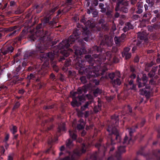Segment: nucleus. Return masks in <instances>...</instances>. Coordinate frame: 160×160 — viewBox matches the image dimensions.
<instances>
[{
  "mask_svg": "<svg viewBox=\"0 0 160 160\" xmlns=\"http://www.w3.org/2000/svg\"><path fill=\"white\" fill-rule=\"evenodd\" d=\"M80 80L81 82L83 84L87 82L86 77L85 76H83L81 77L80 78Z\"/></svg>",
  "mask_w": 160,
  "mask_h": 160,
  "instance_id": "45",
  "label": "nucleus"
},
{
  "mask_svg": "<svg viewBox=\"0 0 160 160\" xmlns=\"http://www.w3.org/2000/svg\"><path fill=\"white\" fill-rule=\"evenodd\" d=\"M10 131L13 134H14L18 131V128L16 126L12 125V128L10 129Z\"/></svg>",
  "mask_w": 160,
  "mask_h": 160,
  "instance_id": "39",
  "label": "nucleus"
},
{
  "mask_svg": "<svg viewBox=\"0 0 160 160\" xmlns=\"http://www.w3.org/2000/svg\"><path fill=\"white\" fill-rule=\"evenodd\" d=\"M74 50V55L73 57H69V59H67L64 62V65L63 69L64 71H68L70 68L72 62L74 67L78 70L79 74H82L84 73H87L86 77L88 79L92 78L98 77L103 75L106 70L103 69L102 70L98 71H94L93 69L96 67L100 68L102 62H104L106 58H98L97 59L94 60L91 55H86L85 56V60L82 59L81 58L82 53L86 52L85 48H82L76 45L73 46Z\"/></svg>",
  "mask_w": 160,
  "mask_h": 160,
  "instance_id": "1",
  "label": "nucleus"
},
{
  "mask_svg": "<svg viewBox=\"0 0 160 160\" xmlns=\"http://www.w3.org/2000/svg\"><path fill=\"white\" fill-rule=\"evenodd\" d=\"M123 5V0H118L115 7V10L117 12L119 11L121 7Z\"/></svg>",
  "mask_w": 160,
  "mask_h": 160,
  "instance_id": "20",
  "label": "nucleus"
},
{
  "mask_svg": "<svg viewBox=\"0 0 160 160\" xmlns=\"http://www.w3.org/2000/svg\"><path fill=\"white\" fill-rule=\"evenodd\" d=\"M94 17H96L98 15V12L96 11V10L95 9V10H93L92 13Z\"/></svg>",
  "mask_w": 160,
  "mask_h": 160,
  "instance_id": "64",
  "label": "nucleus"
},
{
  "mask_svg": "<svg viewBox=\"0 0 160 160\" xmlns=\"http://www.w3.org/2000/svg\"><path fill=\"white\" fill-rule=\"evenodd\" d=\"M13 48L12 46L10 45L6 47L2 53L4 55L8 53H11L13 52Z\"/></svg>",
  "mask_w": 160,
  "mask_h": 160,
  "instance_id": "22",
  "label": "nucleus"
},
{
  "mask_svg": "<svg viewBox=\"0 0 160 160\" xmlns=\"http://www.w3.org/2000/svg\"><path fill=\"white\" fill-rule=\"evenodd\" d=\"M154 65V63L152 62H151L150 63H148L146 64L145 67V71L148 72L149 71L151 68Z\"/></svg>",
  "mask_w": 160,
  "mask_h": 160,
  "instance_id": "28",
  "label": "nucleus"
},
{
  "mask_svg": "<svg viewBox=\"0 0 160 160\" xmlns=\"http://www.w3.org/2000/svg\"><path fill=\"white\" fill-rule=\"evenodd\" d=\"M111 120L107 129L109 133L108 138H110V143L112 145L115 144V141L117 142H121V136L117 128L118 124L119 116L115 114L112 116Z\"/></svg>",
  "mask_w": 160,
  "mask_h": 160,
  "instance_id": "6",
  "label": "nucleus"
},
{
  "mask_svg": "<svg viewBox=\"0 0 160 160\" xmlns=\"http://www.w3.org/2000/svg\"><path fill=\"white\" fill-rule=\"evenodd\" d=\"M14 155L15 154L13 152L9 154L8 156L7 160H13V157Z\"/></svg>",
  "mask_w": 160,
  "mask_h": 160,
  "instance_id": "46",
  "label": "nucleus"
},
{
  "mask_svg": "<svg viewBox=\"0 0 160 160\" xmlns=\"http://www.w3.org/2000/svg\"><path fill=\"white\" fill-rule=\"evenodd\" d=\"M119 11L122 13H127L128 12V8L127 6L124 5L123 4L121 7Z\"/></svg>",
  "mask_w": 160,
  "mask_h": 160,
  "instance_id": "30",
  "label": "nucleus"
},
{
  "mask_svg": "<svg viewBox=\"0 0 160 160\" xmlns=\"http://www.w3.org/2000/svg\"><path fill=\"white\" fill-rule=\"evenodd\" d=\"M58 6H56L53 8H52L50 11V12L52 13H54L58 9Z\"/></svg>",
  "mask_w": 160,
  "mask_h": 160,
  "instance_id": "59",
  "label": "nucleus"
},
{
  "mask_svg": "<svg viewBox=\"0 0 160 160\" xmlns=\"http://www.w3.org/2000/svg\"><path fill=\"white\" fill-rule=\"evenodd\" d=\"M9 138V135L8 134H7L5 136L4 139V142H7L8 141V139Z\"/></svg>",
  "mask_w": 160,
  "mask_h": 160,
  "instance_id": "61",
  "label": "nucleus"
},
{
  "mask_svg": "<svg viewBox=\"0 0 160 160\" xmlns=\"http://www.w3.org/2000/svg\"><path fill=\"white\" fill-rule=\"evenodd\" d=\"M22 80V78H19L18 75L13 76V79L12 81V84H18Z\"/></svg>",
  "mask_w": 160,
  "mask_h": 160,
  "instance_id": "23",
  "label": "nucleus"
},
{
  "mask_svg": "<svg viewBox=\"0 0 160 160\" xmlns=\"http://www.w3.org/2000/svg\"><path fill=\"white\" fill-rule=\"evenodd\" d=\"M115 76V74L113 72L111 73H109L108 75V77L110 79L112 80H113Z\"/></svg>",
  "mask_w": 160,
  "mask_h": 160,
  "instance_id": "54",
  "label": "nucleus"
},
{
  "mask_svg": "<svg viewBox=\"0 0 160 160\" xmlns=\"http://www.w3.org/2000/svg\"><path fill=\"white\" fill-rule=\"evenodd\" d=\"M99 39L100 41L99 45L94 46L91 49L92 56L96 59L99 57L102 59L106 58L107 59L106 57L105 56L106 55L108 59H110L112 57V52H107L105 55L104 56L102 55L101 53L105 47H111L112 46V41L110 40L109 37L106 35H105L104 37L100 36ZM106 60L104 62H102V63H104Z\"/></svg>",
  "mask_w": 160,
  "mask_h": 160,
  "instance_id": "5",
  "label": "nucleus"
},
{
  "mask_svg": "<svg viewBox=\"0 0 160 160\" xmlns=\"http://www.w3.org/2000/svg\"><path fill=\"white\" fill-rule=\"evenodd\" d=\"M77 100L81 102H83L85 100V95L83 94L82 95H78L76 97L73 98L72 101L71 102L72 106L74 107H78L81 104V103L78 102Z\"/></svg>",
  "mask_w": 160,
  "mask_h": 160,
  "instance_id": "14",
  "label": "nucleus"
},
{
  "mask_svg": "<svg viewBox=\"0 0 160 160\" xmlns=\"http://www.w3.org/2000/svg\"><path fill=\"white\" fill-rule=\"evenodd\" d=\"M42 25L41 24L37 25L35 28H34L33 31L35 33V34L32 35L30 37L31 40L32 41H36V43L37 42H39V40H38V37H42V36H38L41 33L42 30H41Z\"/></svg>",
  "mask_w": 160,
  "mask_h": 160,
  "instance_id": "13",
  "label": "nucleus"
},
{
  "mask_svg": "<svg viewBox=\"0 0 160 160\" xmlns=\"http://www.w3.org/2000/svg\"><path fill=\"white\" fill-rule=\"evenodd\" d=\"M150 38L153 40H157L160 38V36L157 33H152L150 35Z\"/></svg>",
  "mask_w": 160,
  "mask_h": 160,
  "instance_id": "26",
  "label": "nucleus"
},
{
  "mask_svg": "<svg viewBox=\"0 0 160 160\" xmlns=\"http://www.w3.org/2000/svg\"><path fill=\"white\" fill-rule=\"evenodd\" d=\"M38 44L37 46L36 50H32L29 52L26 53L24 56V61L22 63V66L24 67L26 66L28 62L33 60L34 58L39 59L41 61L47 60L48 54H44L42 51H39L41 49Z\"/></svg>",
  "mask_w": 160,
  "mask_h": 160,
  "instance_id": "8",
  "label": "nucleus"
},
{
  "mask_svg": "<svg viewBox=\"0 0 160 160\" xmlns=\"http://www.w3.org/2000/svg\"><path fill=\"white\" fill-rule=\"evenodd\" d=\"M130 48H129L128 47H126L125 48H124V51L122 52V53H129V52L130 50Z\"/></svg>",
  "mask_w": 160,
  "mask_h": 160,
  "instance_id": "60",
  "label": "nucleus"
},
{
  "mask_svg": "<svg viewBox=\"0 0 160 160\" xmlns=\"http://www.w3.org/2000/svg\"><path fill=\"white\" fill-rule=\"evenodd\" d=\"M104 4L102 3H100L99 5V8L101 9L100 12L103 13H104L108 17H111L112 16V13L113 10L109 6H107L104 8Z\"/></svg>",
  "mask_w": 160,
  "mask_h": 160,
  "instance_id": "12",
  "label": "nucleus"
},
{
  "mask_svg": "<svg viewBox=\"0 0 160 160\" xmlns=\"http://www.w3.org/2000/svg\"><path fill=\"white\" fill-rule=\"evenodd\" d=\"M146 122L144 118L142 119V121L139 124V126L140 127H142L143 126Z\"/></svg>",
  "mask_w": 160,
  "mask_h": 160,
  "instance_id": "62",
  "label": "nucleus"
},
{
  "mask_svg": "<svg viewBox=\"0 0 160 160\" xmlns=\"http://www.w3.org/2000/svg\"><path fill=\"white\" fill-rule=\"evenodd\" d=\"M101 90L100 89L98 88H97L94 90L93 93V95L95 97H97L98 95V94L100 93Z\"/></svg>",
  "mask_w": 160,
  "mask_h": 160,
  "instance_id": "42",
  "label": "nucleus"
},
{
  "mask_svg": "<svg viewBox=\"0 0 160 160\" xmlns=\"http://www.w3.org/2000/svg\"><path fill=\"white\" fill-rule=\"evenodd\" d=\"M144 148L142 147L137 152L138 155H140L145 157L147 160L154 159L155 160H160V150H156L152 151V154L146 153L143 152Z\"/></svg>",
  "mask_w": 160,
  "mask_h": 160,
  "instance_id": "10",
  "label": "nucleus"
},
{
  "mask_svg": "<svg viewBox=\"0 0 160 160\" xmlns=\"http://www.w3.org/2000/svg\"><path fill=\"white\" fill-rule=\"evenodd\" d=\"M20 104L19 101H17L15 103L13 108L12 109L13 111H15V110L18 108L20 107Z\"/></svg>",
  "mask_w": 160,
  "mask_h": 160,
  "instance_id": "36",
  "label": "nucleus"
},
{
  "mask_svg": "<svg viewBox=\"0 0 160 160\" xmlns=\"http://www.w3.org/2000/svg\"><path fill=\"white\" fill-rule=\"evenodd\" d=\"M95 10V8L94 7H90L89 9H87V12L88 14H90L91 13H92V11H93V10Z\"/></svg>",
  "mask_w": 160,
  "mask_h": 160,
  "instance_id": "52",
  "label": "nucleus"
},
{
  "mask_svg": "<svg viewBox=\"0 0 160 160\" xmlns=\"http://www.w3.org/2000/svg\"><path fill=\"white\" fill-rule=\"evenodd\" d=\"M122 56L123 57H125L126 59H128L131 58V53H122Z\"/></svg>",
  "mask_w": 160,
  "mask_h": 160,
  "instance_id": "34",
  "label": "nucleus"
},
{
  "mask_svg": "<svg viewBox=\"0 0 160 160\" xmlns=\"http://www.w3.org/2000/svg\"><path fill=\"white\" fill-rule=\"evenodd\" d=\"M138 38L140 40H139V41L141 42V45L142 44V40H143L145 37L143 36V35L142 34H139L138 35ZM137 41H138V40H137Z\"/></svg>",
  "mask_w": 160,
  "mask_h": 160,
  "instance_id": "48",
  "label": "nucleus"
},
{
  "mask_svg": "<svg viewBox=\"0 0 160 160\" xmlns=\"http://www.w3.org/2000/svg\"><path fill=\"white\" fill-rule=\"evenodd\" d=\"M89 88V86L88 85H84L81 87H79L77 90L78 94H81L84 92L86 93Z\"/></svg>",
  "mask_w": 160,
  "mask_h": 160,
  "instance_id": "16",
  "label": "nucleus"
},
{
  "mask_svg": "<svg viewBox=\"0 0 160 160\" xmlns=\"http://www.w3.org/2000/svg\"><path fill=\"white\" fill-rule=\"evenodd\" d=\"M74 2L73 0H66L65 1V4H68L69 5H72L74 4Z\"/></svg>",
  "mask_w": 160,
  "mask_h": 160,
  "instance_id": "55",
  "label": "nucleus"
},
{
  "mask_svg": "<svg viewBox=\"0 0 160 160\" xmlns=\"http://www.w3.org/2000/svg\"><path fill=\"white\" fill-rule=\"evenodd\" d=\"M151 16V14L149 12H147L145 13L143 16V18L145 19H149Z\"/></svg>",
  "mask_w": 160,
  "mask_h": 160,
  "instance_id": "40",
  "label": "nucleus"
},
{
  "mask_svg": "<svg viewBox=\"0 0 160 160\" xmlns=\"http://www.w3.org/2000/svg\"><path fill=\"white\" fill-rule=\"evenodd\" d=\"M27 78L29 80H35L36 79V76L35 74L33 73H30L29 75L27 76Z\"/></svg>",
  "mask_w": 160,
  "mask_h": 160,
  "instance_id": "38",
  "label": "nucleus"
},
{
  "mask_svg": "<svg viewBox=\"0 0 160 160\" xmlns=\"http://www.w3.org/2000/svg\"><path fill=\"white\" fill-rule=\"evenodd\" d=\"M5 30V28H0V39H1L4 36Z\"/></svg>",
  "mask_w": 160,
  "mask_h": 160,
  "instance_id": "47",
  "label": "nucleus"
},
{
  "mask_svg": "<svg viewBox=\"0 0 160 160\" xmlns=\"http://www.w3.org/2000/svg\"><path fill=\"white\" fill-rule=\"evenodd\" d=\"M101 26L102 28L104 30L107 31L108 30V28L105 23L102 24Z\"/></svg>",
  "mask_w": 160,
  "mask_h": 160,
  "instance_id": "57",
  "label": "nucleus"
},
{
  "mask_svg": "<svg viewBox=\"0 0 160 160\" xmlns=\"http://www.w3.org/2000/svg\"><path fill=\"white\" fill-rule=\"evenodd\" d=\"M85 97L88 98V99L89 100L88 101H91V103H92L93 100V98L92 95L89 94H87L86 96H85Z\"/></svg>",
  "mask_w": 160,
  "mask_h": 160,
  "instance_id": "43",
  "label": "nucleus"
},
{
  "mask_svg": "<svg viewBox=\"0 0 160 160\" xmlns=\"http://www.w3.org/2000/svg\"><path fill=\"white\" fill-rule=\"evenodd\" d=\"M114 40L116 44H117V45H120V42H119L120 40L119 39V38L118 37H115L114 38Z\"/></svg>",
  "mask_w": 160,
  "mask_h": 160,
  "instance_id": "49",
  "label": "nucleus"
},
{
  "mask_svg": "<svg viewBox=\"0 0 160 160\" xmlns=\"http://www.w3.org/2000/svg\"><path fill=\"white\" fill-rule=\"evenodd\" d=\"M33 8L36 9V12L37 13H39L42 11V8L40 7L38 5H35L34 6Z\"/></svg>",
  "mask_w": 160,
  "mask_h": 160,
  "instance_id": "35",
  "label": "nucleus"
},
{
  "mask_svg": "<svg viewBox=\"0 0 160 160\" xmlns=\"http://www.w3.org/2000/svg\"><path fill=\"white\" fill-rule=\"evenodd\" d=\"M55 105L54 104H52L51 105L46 106L43 107V109H49L52 108L54 107Z\"/></svg>",
  "mask_w": 160,
  "mask_h": 160,
  "instance_id": "51",
  "label": "nucleus"
},
{
  "mask_svg": "<svg viewBox=\"0 0 160 160\" xmlns=\"http://www.w3.org/2000/svg\"><path fill=\"white\" fill-rule=\"evenodd\" d=\"M127 112L129 115L134 118H136L135 113L134 111H132V108L129 105L127 106Z\"/></svg>",
  "mask_w": 160,
  "mask_h": 160,
  "instance_id": "21",
  "label": "nucleus"
},
{
  "mask_svg": "<svg viewBox=\"0 0 160 160\" xmlns=\"http://www.w3.org/2000/svg\"><path fill=\"white\" fill-rule=\"evenodd\" d=\"M37 39L39 41L36 43V48H37V46L38 44L41 47L39 51H42L43 53H45L44 51L47 50L50 46H54L58 41V40L52 41L53 39V35L48 31H45L42 37H38Z\"/></svg>",
  "mask_w": 160,
  "mask_h": 160,
  "instance_id": "7",
  "label": "nucleus"
},
{
  "mask_svg": "<svg viewBox=\"0 0 160 160\" xmlns=\"http://www.w3.org/2000/svg\"><path fill=\"white\" fill-rule=\"evenodd\" d=\"M129 30V29L128 28V27L127 24H126V26H124L123 28V31L124 32H126Z\"/></svg>",
  "mask_w": 160,
  "mask_h": 160,
  "instance_id": "63",
  "label": "nucleus"
},
{
  "mask_svg": "<svg viewBox=\"0 0 160 160\" xmlns=\"http://www.w3.org/2000/svg\"><path fill=\"white\" fill-rule=\"evenodd\" d=\"M23 11L22 10L18 8L15 11V13L16 14H20L23 12Z\"/></svg>",
  "mask_w": 160,
  "mask_h": 160,
  "instance_id": "58",
  "label": "nucleus"
},
{
  "mask_svg": "<svg viewBox=\"0 0 160 160\" xmlns=\"http://www.w3.org/2000/svg\"><path fill=\"white\" fill-rule=\"evenodd\" d=\"M17 28V27L16 26H14L13 27H9L8 28H5V30L6 32H10L13 31L16 29Z\"/></svg>",
  "mask_w": 160,
  "mask_h": 160,
  "instance_id": "41",
  "label": "nucleus"
},
{
  "mask_svg": "<svg viewBox=\"0 0 160 160\" xmlns=\"http://www.w3.org/2000/svg\"><path fill=\"white\" fill-rule=\"evenodd\" d=\"M86 1L87 2L86 4L87 7H88L91 3V6L90 7H93L97 6L98 4V0H86Z\"/></svg>",
  "mask_w": 160,
  "mask_h": 160,
  "instance_id": "18",
  "label": "nucleus"
},
{
  "mask_svg": "<svg viewBox=\"0 0 160 160\" xmlns=\"http://www.w3.org/2000/svg\"><path fill=\"white\" fill-rule=\"evenodd\" d=\"M140 92L142 94L146 95H149L150 94L149 91L146 90L144 88L140 90Z\"/></svg>",
  "mask_w": 160,
  "mask_h": 160,
  "instance_id": "37",
  "label": "nucleus"
},
{
  "mask_svg": "<svg viewBox=\"0 0 160 160\" xmlns=\"http://www.w3.org/2000/svg\"><path fill=\"white\" fill-rule=\"evenodd\" d=\"M79 122L80 123L78 124L77 125V129L78 130H81L83 129L85 126L84 120L83 119H81L80 120Z\"/></svg>",
  "mask_w": 160,
  "mask_h": 160,
  "instance_id": "24",
  "label": "nucleus"
},
{
  "mask_svg": "<svg viewBox=\"0 0 160 160\" xmlns=\"http://www.w3.org/2000/svg\"><path fill=\"white\" fill-rule=\"evenodd\" d=\"M49 78L52 81H55L56 80V77L55 75L52 73H51L49 75Z\"/></svg>",
  "mask_w": 160,
  "mask_h": 160,
  "instance_id": "50",
  "label": "nucleus"
},
{
  "mask_svg": "<svg viewBox=\"0 0 160 160\" xmlns=\"http://www.w3.org/2000/svg\"><path fill=\"white\" fill-rule=\"evenodd\" d=\"M66 130L65 124L64 123H62L58 125L57 130V134L60 135L62 132L65 131Z\"/></svg>",
  "mask_w": 160,
  "mask_h": 160,
  "instance_id": "17",
  "label": "nucleus"
},
{
  "mask_svg": "<svg viewBox=\"0 0 160 160\" xmlns=\"http://www.w3.org/2000/svg\"><path fill=\"white\" fill-rule=\"evenodd\" d=\"M157 68L158 66L153 67L152 68L151 71L148 73V76L150 78H152L155 75Z\"/></svg>",
  "mask_w": 160,
  "mask_h": 160,
  "instance_id": "25",
  "label": "nucleus"
},
{
  "mask_svg": "<svg viewBox=\"0 0 160 160\" xmlns=\"http://www.w3.org/2000/svg\"><path fill=\"white\" fill-rule=\"evenodd\" d=\"M60 42L57 46V49L53 51V53L52 52H49L47 53H43L44 54H48L47 60L41 61L43 62L41 68V72L43 73L44 74L47 73L49 68V60L51 63V67L52 68L53 70L58 72L59 70L58 66L57 65V62L54 60V55L59 56L60 54H61L64 57H68L70 53H72L74 51V49L69 48V46L67 47L64 44H62L60 46Z\"/></svg>",
  "mask_w": 160,
  "mask_h": 160,
  "instance_id": "3",
  "label": "nucleus"
},
{
  "mask_svg": "<svg viewBox=\"0 0 160 160\" xmlns=\"http://www.w3.org/2000/svg\"><path fill=\"white\" fill-rule=\"evenodd\" d=\"M132 44L134 45L132 49L133 52H134L137 49L138 47H140L141 46V42L134 40Z\"/></svg>",
  "mask_w": 160,
  "mask_h": 160,
  "instance_id": "19",
  "label": "nucleus"
},
{
  "mask_svg": "<svg viewBox=\"0 0 160 160\" xmlns=\"http://www.w3.org/2000/svg\"><path fill=\"white\" fill-rule=\"evenodd\" d=\"M114 83L115 84L118 85H120L121 84V81L119 78H117L116 79H115L113 81Z\"/></svg>",
  "mask_w": 160,
  "mask_h": 160,
  "instance_id": "53",
  "label": "nucleus"
},
{
  "mask_svg": "<svg viewBox=\"0 0 160 160\" xmlns=\"http://www.w3.org/2000/svg\"><path fill=\"white\" fill-rule=\"evenodd\" d=\"M143 5L142 4L139 3L138 5L137 10L136 11L137 13L140 14L143 12Z\"/></svg>",
  "mask_w": 160,
  "mask_h": 160,
  "instance_id": "27",
  "label": "nucleus"
},
{
  "mask_svg": "<svg viewBox=\"0 0 160 160\" xmlns=\"http://www.w3.org/2000/svg\"><path fill=\"white\" fill-rule=\"evenodd\" d=\"M18 32L17 30H15L13 32H11L9 34H8L6 36V37H10L12 38V37L14 36L15 35L16 32Z\"/></svg>",
  "mask_w": 160,
  "mask_h": 160,
  "instance_id": "44",
  "label": "nucleus"
},
{
  "mask_svg": "<svg viewBox=\"0 0 160 160\" xmlns=\"http://www.w3.org/2000/svg\"><path fill=\"white\" fill-rule=\"evenodd\" d=\"M80 22L83 23L85 26L79 23H77V28L74 30L72 34L68 39L62 41L60 46L62 44H64L67 47L70 46L71 44L77 42L80 46L82 47L81 48H85L84 46L86 43L84 42V40L87 42L91 39L92 33L88 28H93V27L92 25L91 22L89 20H88L86 22L84 18H82Z\"/></svg>",
  "mask_w": 160,
  "mask_h": 160,
  "instance_id": "2",
  "label": "nucleus"
},
{
  "mask_svg": "<svg viewBox=\"0 0 160 160\" xmlns=\"http://www.w3.org/2000/svg\"><path fill=\"white\" fill-rule=\"evenodd\" d=\"M102 140L100 139L99 141L95 143V147L98 149V151L96 152L91 155L90 158L92 160H102L103 157L99 158V155L100 153H102L104 156L107 150V148L102 144ZM132 142V138H124L122 142L124 145L118 147V151H116L115 153L108 157L107 160H121V154L126 152L125 144L127 145Z\"/></svg>",
  "mask_w": 160,
  "mask_h": 160,
  "instance_id": "4",
  "label": "nucleus"
},
{
  "mask_svg": "<svg viewBox=\"0 0 160 160\" xmlns=\"http://www.w3.org/2000/svg\"><path fill=\"white\" fill-rule=\"evenodd\" d=\"M101 104L98 103V105L94 106L93 108V111L95 113H97L101 109Z\"/></svg>",
  "mask_w": 160,
  "mask_h": 160,
  "instance_id": "31",
  "label": "nucleus"
},
{
  "mask_svg": "<svg viewBox=\"0 0 160 160\" xmlns=\"http://www.w3.org/2000/svg\"><path fill=\"white\" fill-rule=\"evenodd\" d=\"M69 133L70 137L72 138L73 140H76L77 139V136L73 131L69 130Z\"/></svg>",
  "mask_w": 160,
  "mask_h": 160,
  "instance_id": "32",
  "label": "nucleus"
},
{
  "mask_svg": "<svg viewBox=\"0 0 160 160\" xmlns=\"http://www.w3.org/2000/svg\"><path fill=\"white\" fill-rule=\"evenodd\" d=\"M91 103V101H87L85 102V103L83 106L81 107V109L82 110L84 111L86 109L88 108V106Z\"/></svg>",
  "mask_w": 160,
  "mask_h": 160,
  "instance_id": "33",
  "label": "nucleus"
},
{
  "mask_svg": "<svg viewBox=\"0 0 160 160\" xmlns=\"http://www.w3.org/2000/svg\"><path fill=\"white\" fill-rule=\"evenodd\" d=\"M8 89V88L6 86L4 85H2L0 86V93L1 92V91H2V90L5 91L7 90Z\"/></svg>",
  "mask_w": 160,
  "mask_h": 160,
  "instance_id": "56",
  "label": "nucleus"
},
{
  "mask_svg": "<svg viewBox=\"0 0 160 160\" xmlns=\"http://www.w3.org/2000/svg\"><path fill=\"white\" fill-rule=\"evenodd\" d=\"M148 78L146 74H143L142 77L140 78L138 76L137 78L136 83L138 85V88H140L145 86V88L148 89H149L151 87L149 85H146L148 80Z\"/></svg>",
  "mask_w": 160,
  "mask_h": 160,
  "instance_id": "11",
  "label": "nucleus"
},
{
  "mask_svg": "<svg viewBox=\"0 0 160 160\" xmlns=\"http://www.w3.org/2000/svg\"><path fill=\"white\" fill-rule=\"evenodd\" d=\"M87 148L86 144L83 143L82 144L81 148L80 150H77L73 152L67 150V153L68 154V156L63 158H60V160H78L82 153L86 152Z\"/></svg>",
  "mask_w": 160,
  "mask_h": 160,
  "instance_id": "9",
  "label": "nucleus"
},
{
  "mask_svg": "<svg viewBox=\"0 0 160 160\" xmlns=\"http://www.w3.org/2000/svg\"><path fill=\"white\" fill-rule=\"evenodd\" d=\"M50 17L46 18L44 19L43 23L44 24L48 25L50 28H54L56 27V22L54 19L50 21Z\"/></svg>",
  "mask_w": 160,
  "mask_h": 160,
  "instance_id": "15",
  "label": "nucleus"
},
{
  "mask_svg": "<svg viewBox=\"0 0 160 160\" xmlns=\"http://www.w3.org/2000/svg\"><path fill=\"white\" fill-rule=\"evenodd\" d=\"M66 145L67 149H70L73 146L72 141L70 139H68L66 141Z\"/></svg>",
  "mask_w": 160,
  "mask_h": 160,
  "instance_id": "29",
  "label": "nucleus"
}]
</instances>
